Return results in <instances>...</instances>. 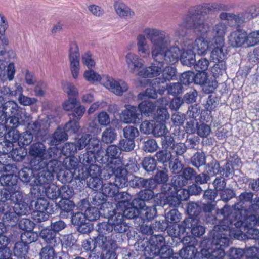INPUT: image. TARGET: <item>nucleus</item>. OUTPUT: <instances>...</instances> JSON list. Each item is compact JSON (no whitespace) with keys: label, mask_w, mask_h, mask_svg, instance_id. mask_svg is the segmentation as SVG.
<instances>
[{"label":"nucleus","mask_w":259,"mask_h":259,"mask_svg":"<svg viewBox=\"0 0 259 259\" xmlns=\"http://www.w3.org/2000/svg\"><path fill=\"white\" fill-rule=\"evenodd\" d=\"M144 33L153 45L152 55L154 59L150 66L145 69L142 75L147 76L157 75L161 71L165 63L174 64L180 59L183 65L192 66L196 61L195 53L192 50H181L178 47L168 49L165 32L155 29L146 28Z\"/></svg>","instance_id":"f257e3e1"},{"label":"nucleus","mask_w":259,"mask_h":259,"mask_svg":"<svg viewBox=\"0 0 259 259\" xmlns=\"http://www.w3.org/2000/svg\"><path fill=\"white\" fill-rule=\"evenodd\" d=\"M228 10V6L221 3H205L190 8L188 14L179 25V28L175 32V36L179 39H184L188 30H193L199 37H207L210 26L202 21V17L219 11Z\"/></svg>","instance_id":"f03ea898"},{"label":"nucleus","mask_w":259,"mask_h":259,"mask_svg":"<svg viewBox=\"0 0 259 259\" xmlns=\"http://www.w3.org/2000/svg\"><path fill=\"white\" fill-rule=\"evenodd\" d=\"M253 196L254 193L252 192H242L238 196L239 201L233 206L234 209H232L230 206L225 205L220 210V214L234 219L237 226H242L243 218L250 215L249 205L251 204Z\"/></svg>","instance_id":"7ed1b4c3"},{"label":"nucleus","mask_w":259,"mask_h":259,"mask_svg":"<svg viewBox=\"0 0 259 259\" xmlns=\"http://www.w3.org/2000/svg\"><path fill=\"white\" fill-rule=\"evenodd\" d=\"M221 215L223 218L220 220V224L214 226L213 229V242H215V246L224 248L229 245V236L233 230L236 229L239 232L238 234H234L237 236L241 235L242 231L241 230L242 226H237L234 219L225 215Z\"/></svg>","instance_id":"20e7f679"},{"label":"nucleus","mask_w":259,"mask_h":259,"mask_svg":"<svg viewBox=\"0 0 259 259\" xmlns=\"http://www.w3.org/2000/svg\"><path fill=\"white\" fill-rule=\"evenodd\" d=\"M108 219V222L99 223L97 230L99 235L108 234L113 230L115 232L124 233L129 229V226L125 222L123 221V215L121 213H117L116 210L111 211L107 209L105 213Z\"/></svg>","instance_id":"39448f33"},{"label":"nucleus","mask_w":259,"mask_h":259,"mask_svg":"<svg viewBox=\"0 0 259 259\" xmlns=\"http://www.w3.org/2000/svg\"><path fill=\"white\" fill-rule=\"evenodd\" d=\"M83 76L87 80L92 82L99 81L102 79L104 85L117 96H122L128 89V86L124 81L115 80L108 75L103 76L102 78L100 75L93 70H86Z\"/></svg>","instance_id":"423d86ee"},{"label":"nucleus","mask_w":259,"mask_h":259,"mask_svg":"<svg viewBox=\"0 0 259 259\" xmlns=\"http://www.w3.org/2000/svg\"><path fill=\"white\" fill-rule=\"evenodd\" d=\"M100 155V153H91L90 155L83 154L79 156V161L82 164L85 171H83V168L78 170L77 179L84 181L89 177L102 176L104 178L103 171L105 169V166L101 169V167L96 164V161L99 160Z\"/></svg>","instance_id":"0eeeda50"},{"label":"nucleus","mask_w":259,"mask_h":259,"mask_svg":"<svg viewBox=\"0 0 259 259\" xmlns=\"http://www.w3.org/2000/svg\"><path fill=\"white\" fill-rule=\"evenodd\" d=\"M259 15V6L252 5L249 7L247 11L237 15L233 13L222 12L220 14L222 20L234 21L235 24L239 26L241 24L247 22Z\"/></svg>","instance_id":"6e6552de"},{"label":"nucleus","mask_w":259,"mask_h":259,"mask_svg":"<svg viewBox=\"0 0 259 259\" xmlns=\"http://www.w3.org/2000/svg\"><path fill=\"white\" fill-rule=\"evenodd\" d=\"M0 163L3 168L7 174L2 176L0 178V183L2 185L6 186L11 190H15L17 187V181L16 179L18 172V167L14 164H11L8 161L3 160L0 157Z\"/></svg>","instance_id":"1a4fd4ad"},{"label":"nucleus","mask_w":259,"mask_h":259,"mask_svg":"<svg viewBox=\"0 0 259 259\" xmlns=\"http://www.w3.org/2000/svg\"><path fill=\"white\" fill-rule=\"evenodd\" d=\"M116 245V241L109 237L103 235H99L94 238H91L84 240L82 242L83 248L87 251L92 252L98 247L101 249H107L114 248Z\"/></svg>","instance_id":"9d476101"},{"label":"nucleus","mask_w":259,"mask_h":259,"mask_svg":"<svg viewBox=\"0 0 259 259\" xmlns=\"http://www.w3.org/2000/svg\"><path fill=\"white\" fill-rule=\"evenodd\" d=\"M34 209L32 212V218L37 223L47 220L50 214L54 211L53 205H50L49 202L45 198L39 197L34 202Z\"/></svg>","instance_id":"9b49d317"},{"label":"nucleus","mask_w":259,"mask_h":259,"mask_svg":"<svg viewBox=\"0 0 259 259\" xmlns=\"http://www.w3.org/2000/svg\"><path fill=\"white\" fill-rule=\"evenodd\" d=\"M103 172L105 180L108 179L113 176L115 177L114 184L118 189L122 188L129 185V180L126 174V170L123 167V164L120 165L119 166L108 167L107 169L105 168Z\"/></svg>","instance_id":"f8f14e48"},{"label":"nucleus","mask_w":259,"mask_h":259,"mask_svg":"<svg viewBox=\"0 0 259 259\" xmlns=\"http://www.w3.org/2000/svg\"><path fill=\"white\" fill-rule=\"evenodd\" d=\"M46 147L44 144L40 142H37L30 145L28 158L29 161L30 166L33 170L39 168V164L45 160V155L46 153Z\"/></svg>","instance_id":"ddd939ff"},{"label":"nucleus","mask_w":259,"mask_h":259,"mask_svg":"<svg viewBox=\"0 0 259 259\" xmlns=\"http://www.w3.org/2000/svg\"><path fill=\"white\" fill-rule=\"evenodd\" d=\"M100 142L96 137H92L90 134L82 135L76 142L75 145L79 150L86 147L87 152L84 154L91 155L94 153H100L101 146Z\"/></svg>","instance_id":"4468645a"},{"label":"nucleus","mask_w":259,"mask_h":259,"mask_svg":"<svg viewBox=\"0 0 259 259\" xmlns=\"http://www.w3.org/2000/svg\"><path fill=\"white\" fill-rule=\"evenodd\" d=\"M199 219L194 218H188L185 219L180 225V236L188 230L194 237H199L202 236L205 232V228L200 224Z\"/></svg>","instance_id":"2eb2a0df"},{"label":"nucleus","mask_w":259,"mask_h":259,"mask_svg":"<svg viewBox=\"0 0 259 259\" xmlns=\"http://www.w3.org/2000/svg\"><path fill=\"white\" fill-rule=\"evenodd\" d=\"M64 91L68 96V99L62 104L64 110L69 111L74 109L79 103L77 99L78 92L76 88L72 83L65 82L62 84Z\"/></svg>","instance_id":"dca6fc26"},{"label":"nucleus","mask_w":259,"mask_h":259,"mask_svg":"<svg viewBox=\"0 0 259 259\" xmlns=\"http://www.w3.org/2000/svg\"><path fill=\"white\" fill-rule=\"evenodd\" d=\"M116 207L120 210L121 213L123 215V221L124 222V217L131 219L137 218L140 212V208L143 207L139 206V203L135 204L134 199L130 201H122L118 202L116 204Z\"/></svg>","instance_id":"f3484780"},{"label":"nucleus","mask_w":259,"mask_h":259,"mask_svg":"<svg viewBox=\"0 0 259 259\" xmlns=\"http://www.w3.org/2000/svg\"><path fill=\"white\" fill-rule=\"evenodd\" d=\"M57 149L53 147L49 148L47 150L48 156L51 159L48 161L47 159L45 158L42 162L39 164V168L35 169V170H40L44 169L46 171L50 172L51 174H53L56 173L59 169V162L60 161L57 159Z\"/></svg>","instance_id":"a211bd4d"},{"label":"nucleus","mask_w":259,"mask_h":259,"mask_svg":"<svg viewBox=\"0 0 259 259\" xmlns=\"http://www.w3.org/2000/svg\"><path fill=\"white\" fill-rule=\"evenodd\" d=\"M243 223L241 227L244 226V231H246L244 235L247 239H259V230L255 229L254 227L259 225V220L257 217L254 214H250L246 216L242 219Z\"/></svg>","instance_id":"6ab92c4d"},{"label":"nucleus","mask_w":259,"mask_h":259,"mask_svg":"<svg viewBox=\"0 0 259 259\" xmlns=\"http://www.w3.org/2000/svg\"><path fill=\"white\" fill-rule=\"evenodd\" d=\"M18 200L13 201L8 208L9 211L13 213L14 216L16 217V221L15 224L19 220L18 216L27 215L31 212V207L25 201L22 193L21 192V196Z\"/></svg>","instance_id":"aec40b11"},{"label":"nucleus","mask_w":259,"mask_h":259,"mask_svg":"<svg viewBox=\"0 0 259 259\" xmlns=\"http://www.w3.org/2000/svg\"><path fill=\"white\" fill-rule=\"evenodd\" d=\"M121 153V149L120 147L116 145H110L108 146L106 150V155L107 157V164L105 168H108V167L119 166L123 164L120 155Z\"/></svg>","instance_id":"412c9836"},{"label":"nucleus","mask_w":259,"mask_h":259,"mask_svg":"<svg viewBox=\"0 0 259 259\" xmlns=\"http://www.w3.org/2000/svg\"><path fill=\"white\" fill-rule=\"evenodd\" d=\"M69 52L71 71L73 78L76 79L79 74L80 59L79 49L76 42L70 43Z\"/></svg>","instance_id":"4be33fe9"},{"label":"nucleus","mask_w":259,"mask_h":259,"mask_svg":"<svg viewBox=\"0 0 259 259\" xmlns=\"http://www.w3.org/2000/svg\"><path fill=\"white\" fill-rule=\"evenodd\" d=\"M148 67H145L141 69L138 73V75L143 77V78H152L154 77H157L162 73L161 77H156L155 79V81L157 82L158 84H164L166 82L168 81H170L171 80H173L175 79L177 73V69L175 67H173L172 66H166L164 68V66L161 69V71L157 75L153 76H146L142 75L145 71V69Z\"/></svg>","instance_id":"5701e85b"},{"label":"nucleus","mask_w":259,"mask_h":259,"mask_svg":"<svg viewBox=\"0 0 259 259\" xmlns=\"http://www.w3.org/2000/svg\"><path fill=\"white\" fill-rule=\"evenodd\" d=\"M165 246L164 237L161 235H152L149 240V244L145 248V252H150L158 255L163 253Z\"/></svg>","instance_id":"b1692460"},{"label":"nucleus","mask_w":259,"mask_h":259,"mask_svg":"<svg viewBox=\"0 0 259 259\" xmlns=\"http://www.w3.org/2000/svg\"><path fill=\"white\" fill-rule=\"evenodd\" d=\"M17 223L18 224L19 228L21 230L25 231L21 235V239L26 240L27 242H34L36 239L34 237L33 232H32L34 227V223L27 218H23L20 221L18 220Z\"/></svg>","instance_id":"393cba45"},{"label":"nucleus","mask_w":259,"mask_h":259,"mask_svg":"<svg viewBox=\"0 0 259 259\" xmlns=\"http://www.w3.org/2000/svg\"><path fill=\"white\" fill-rule=\"evenodd\" d=\"M39 172L34 181V189H37L38 192L41 193V189L52 183L54 179V175L44 169Z\"/></svg>","instance_id":"a878e982"},{"label":"nucleus","mask_w":259,"mask_h":259,"mask_svg":"<svg viewBox=\"0 0 259 259\" xmlns=\"http://www.w3.org/2000/svg\"><path fill=\"white\" fill-rule=\"evenodd\" d=\"M125 109L120 114V118L125 123H136L139 119L140 115L138 108L136 106L131 105H125Z\"/></svg>","instance_id":"bb28decb"},{"label":"nucleus","mask_w":259,"mask_h":259,"mask_svg":"<svg viewBox=\"0 0 259 259\" xmlns=\"http://www.w3.org/2000/svg\"><path fill=\"white\" fill-rule=\"evenodd\" d=\"M154 185L152 188L150 187V185H148V186L144 187V189L141 190L138 194L137 198L134 199V202L135 204L139 203V206L141 207H145V201L150 200L153 198L154 193L153 192L154 189L156 188V185L155 181H154Z\"/></svg>","instance_id":"cd10ccee"},{"label":"nucleus","mask_w":259,"mask_h":259,"mask_svg":"<svg viewBox=\"0 0 259 259\" xmlns=\"http://www.w3.org/2000/svg\"><path fill=\"white\" fill-rule=\"evenodd\" d=\"M166 88L163 85L158 84L154 79L152 83V88H147L142 93L138 94V98L141 100L145 97L148 98L156 99L157 97V94L160 95H163L166 91Z\"/></svg>","instance_id":"c85d7f7f"},{"label":"nucleus","mask_w":259,"mask_h":259,"mask_svg":"<svg viewBox=\"0 0 259 259\" xmlns=\"http://www.w3.org/2000/svg\"><path fill=\"white\" fill-rule=\"evenodd\" d=\"M227 29L226 24L219 22L215 24L212 28L211 33L212 37L208 38L209 42H218L219 44H222L225 41V35Z\"/></svg>","instance_id":"c756f323"},{"label":"nucleus","mask_w":259,"mask_h":259,"mask_svg":"<svg viewBox=\"0 0 259 259\" xmlns=\"http://www.w3.org/2000/svg\"><path fill=\"white\" fill-rule=\"evenodd\" d=\"M157 102L161 105L162 107L158 106L154 117L155 121L165 124L166 121L169 118V114L166 107L168 105V101L166 98L161 97L157 100Z\"/></svg>","instance_id":"7c9ffc66"},{"label":"nucleus","mask_w":259,"mask_h":259,"mask_svg":"<svg viewBox=\"0 0 259 259\" xmlns=\"http://www.w3.org/2000/svg\"><path fill=\"white\" fill-rule=\"evenodd\" d=\"M107 197L101 191H97L94 193L92 203L93 204L99 206V209L104 211V215L107 212V209L111 211L116 210L113 208L112 204L107 202Z\"/></svg>","instance_id":"2f4dec72"},{"label":"nucleus","mask_w":259,"mask_h":259,"mask_svg":"<svg viewBox=\"0 0 259 259\" xmlns=\"http://www.w3.org/2000/svg\"><path fill=\"white\" fill-rule=\"evenodd\" d=\"M12 146L8 145L7 146V151H5L4 150L3 152L5 154H3L2 156L4 157V158H5V160L7 161L6 157L9 158V155H8V152H10L11 157L14 161H20L23 160L27 155V150L23 146L15 149L12 148ZM0 157H2V156ZM2 158H3V157Z\"/></svg>","instance_id":"473e14b6"},{"label":"nucleus","mask_w":259,"mask_h":259,"mask_svg":"<svg viewBox=\"0 0 259 259\" xmlns=\"http://www.w3.org/2000/svg\"><path fill=\"white\" fill-rule=\"evenodd\" d=\"M210 47H213L210 57L213 62L225 61L227 53L225 51L224 42L220 45L218 42H209Z\"/></svg>","instance_id":"72a5a7b5"},{"label":"nucleus","mask_w":259,"mask_h":259,"mask_svg":"<svg viewBox=\"0 0 259 259\" xmlns=\"http://www.w3.org/2000/svg\"><path fill=\"white\" fill-rule=\"evenodd\" d=\"M179 226L180 225H178V228H175L165 217L164 220L156 221L155 227L161 231L167 230L169 235L172 237H179L180 230Z\"/></svg>","instance_id":"f704fd0d"},{"label":"nucleus","mask_w":259,"mask_h":259,"mask_svg":"<svg viewBox=\"0 0 259 259\" xmlns=\"http://www.w3.org/2000/svg\"><path fill=\"white\" fill-rule=\"evenodd\" d=\"M78 170L80 169L71 170L65 168L64 170H60L57 175L58 179L60 180L62 183L69 184L74 180L75 181L78 180L79 182H81L82 179H77Z\"/></svg>","instance_id":"c9c22d12"},{"label":"nucleus","mask_w":259,"mask_h":259,"mask_svg":"<svg viewBox=\"0 0 259 259\" xmlns=\"http://www.w3.org/2000/svg\"><path fill=\"white\" fill-rule=\"evenodd\" d=\"M0 193L1 201L2 202L1 204L2 205L5 204L10 205L13 201L18 200V199L20 198V196H21L20 191H14L13 192V190H11L9 188L2 190Z\"/></svg>","instance_id":"e433bc0d"},{"label":"nucleus","mask_w":259,"mask_h":259,"mask_svg":"<svg viewBox=\"0 0 259 259\" xmlns=\"http://www.w3.org/2000/svg\"><path fill=\"white\" fill-rule=\"evenodd\" d=\"M247 33L240 29L232 32L229 36V41L234 47H241L245 42H246Z\"/></svg>","instance_id":"4c0bfd02"},{"label":"nucleus","mask_w":259,"mask_h":259,"mask_svg":"<svg viewBox=\"0 0 259 259\" xmlns=\"http://www.w3.org/2000/svg\"><path fill=\"white\" fill-rule=\"evenodd\" d=\"M31 242H27L26 240H22L15 243L13 248L14 255L17 259H27L29 250L28 244Z\"/></svg>","instance_id":"58836bf2"},{"label":"nucleus","mask_w":259,"mask_h":259,"mask_svg":"<svg viewBox=\"0 0 259 259\" xmlns=\"http://www.w3.org/2000/svg\"><path fill=\"white\" fill-rule=\"evenodd\" d=\"M154 180L153 178L149 179H145L143 177L133 176L129 179L128 184L133 188L141 189L150 185V187L152 188V186L154 185Z\"/></svg>","instance_id":"ea45409f"},{"label":"nucleus","mask_w":259,"mask_h":259,"mask_svg":"<svg viewBox=\"0 0 259 259\" xmlns=\"http://www.w3.org/2000/svg\"><path fill=\"white\" fill-rule=\"evenodd\" d=\"M126 62L129 68L132 71H140V69L143 67L142 60L137 55L128 53L126 56ZM141 70H140L141 71ZM139 72H138V73Z\"/></svg>","instance_id":"a19ab883"},{"label":"nucleus","mask_w":259,"mask_h":259,"mask_svg":"<svg viewBox=\"0 0 259 259\" xmlns=\"http://www.w3.org/2000/svg\"><path fill=\"white\" fill-rule=\"evenodd\" d=\"M61 211L60 215L62 218H67L72 214L75 207L74 203L69 199H61L60 202Z\"/></svg>","instance_id":"79ce46f5"},{"label":"nucleus","mask_w":259,"mask_h":259,"mask_svg":"<svg viewBox=\"0 0 259 259\" xmlns=\"http://www.w3.org/2000/svg\"><path fill=\"white\" fill-rule=\"evenodd\" d=\"M209 42L204 37H198L192 44V49L199 55H204L209 48Z\"/></svg>","instance_id":"37998d69"},{"label":"nucleus","mask_w":259,"mask_h":259,"mask_svg":"<svg viewBox=\"0 0 259 259\" xmlns=\"http://www.w3.org/2000/svg\"><path fill=\"white\" fill-rule=\"evenodd\" d=\"M40 237L47 245L55 246L56 244V234L51 229H43L40 232Z\"/></svg>","instance_id":"c03bdc74"},{"label":"nucleus","mask_w":259,"mask_h":259,"mask_svg":"<svg viewBox=\"0 0 259 259\" xmlns=\"http://www.w3.org/2000/svg\"><path fill=\"white\" fill-rule=\"evenodd\" d=\"M68 139V135L67 132L64 131V128H62L58 127L56 128L50 141L51 145L57 146L61 142L66 141Z\"/></svg>","instance_id":"a18cd8bd"},{"label":"nucleus","mask_w":259,"mask_h":259,"mask_svg":"<svg viewBox=\"0 0 259 259\" xmlns=\"http://www.w3.org/2000/svg\"><path fill=\"white\" fill-rule=\"evenodd\" d=\"M41 189V192L45 193L46 196L50 199L55 200L60 196V188L54 184H50Z\"/></svg>","instance_id":"49530a36"},{"label":"nucleus","mask_w":259,"mask_h":259,"mask_svg":"<svg viewBox=\"0 0 259 259\" xmlns=\"http://www.w3.org/2000/svg\"><path fill=\"white\" fill-rule=\"evenodd\" d=\"M116 12L120 17L131 18L134 16V12L122 3L116 2L114 5Z\"/></svg>","instance_id":"de8ad7c7"},{"label":"nucleus","mask_w":259,"mask_h":259,"mask_svg":"<svg viewBox=\"0 0 259 259\" xmlns=\"http://www.w3.org/2000/svg\"><path fill=\"white\" fill-rule=\"evenodd\" d=\"M198 252L195 245L184 246L179 251L180 257L184 259H198Z\"/></svg>","instance_id":"09e8293b"},{"label":"nucleus","mask_w":259,"mask_h":259,"mask_svg":"<svg viewBox=\"0 0 259 259\" xmlns=\"http://www.w3.org/2000/svg\"><path fill=\"white\" fill-rule=\"evenodd\" d=\"M8 27V23L5 17L0 13V45L4 48L8 45L9 40L5 36V32Z\"/></svg>","instance_id":"8fccbe9b"},{"label":"nucleus","mask_w":259,"mask_h":259,"mask_svg":"<svg viewBox=\"0 0 259 259\" xmlns=\"http://www.w3.org/2000/svg\"><path fill=\"white\" fill-rule=\"evenodd\" d=\"M155 107V104L152 101L144 100L139 104L137 108L141 114L146 116H149L154 111Z\"/></svg>","instance_id":"3c124183"},{"label":"nucleus","mask_w":259,"mask_h":259,"mask_svg":"<svg viewBox=\"0 0 259 259\" xmlns=\"http://www.w3.org/2000/svg\"><path fill=\"white\" fill-rule=\"evenodd\" d=\"M117 138V133L115 128L110 127L106 128L102 134V141L103 143L109 144L112 143Z\"/></svg>","instance_id":"603ef678"},{"label":"nucleus","mask_w":259,"mask_h":259,"mask_svg":"<svg viewBox=\"0 0 259 259\" xmlns=\"http://www.w3.org/2000/svg\"><path fill=\"white\" fill-rule=\"evenodd\" d=\"M137 45L138 52L144 57L149 55V47L147 44L146 39L143 35H139L137 38Z\"/></svg>","instance_id":"864d4df0"},{"label":"nucleus","mask_w":259,"mask_h":259,"mask_svg":"<svg viewBox=\"0 0 259 259\" xmlns=\"http://www.w3.org/2000/svg\"><path fill=\"white\" fill-rule=\"evenodd\" d=\"M55 246L46 245L42 247L39 253L40 259H57V254L54 249Z\"/></svg>","instance_id":"5fc2aeb1"},{"label":"nucleus","mask_w":259,"mask_h":259,"mask_svg":"<svg viewBox=\"0 0 259 259\" xmlns=\"http://www.w3.org/2000/svg\"><path fill=\"white\" fill-rule=\"evenodd\" d=\"M206 157L203 152H197L191 157V162L193 166L199 168L206 164Z\"/></svg>","instance_id":"6e6d98bb"},{"label":"nucleus","mask_w":259,"mask_h":259,"mask_svg":"<svg viewBox=\"0 0 259 259\" xmlns=\"http://www.w3.org/2000/svg\"><path fill=\"white\" fill-rule=\"evenodd\" d=\"M101 192L107 197H114L117 192L118 188L116 186L111 183L103 184L101 187Z\"/></svg>","instance_id":"4d7b16f0"},{"label":"nucleus","mask_w":259,"mask_h":259,"mask_svg":"<svg viewBox=\"0 0 259 259\" xmlns=\"http://www.w3.org/2000/svg\"><path fill=\"white\" fill-rule=\"evenodd\" d=\"M166 217L175 228H178V225L181 224L178 223L181 219V214L176 209L170 210L166 214Z\"/></svg>","instance_id":"13d9d810"},{"label":"nucleus","mask_w":259,"mask_h":259,"mask_svg":"<svg viewBox=\"0 0 259 259\" xmlns=\"http://www.w3.org/2000/svg\"><path fill=\"white\" fill-rule=\"evenodd\" d=\"M187 213L188 218H197L202 212V207L196 202L189 203L187 206Z\"/></svg>","instance_id":"bf43d9fd"},{"label":"nucleus","mask_w":259,"mask_h":259,"mask_svg":"<svg viewBox=\"0 0 259 259\" xmlns=\"http://www.w3.org/2000/svg\"><path fill=\"white\" fill-rule=\"evenodd\" d=\"M157 210L155 207H147L145 206L142 208H140V214L144 220H152L156 215Z\"/></svg>","instance_id":"052dcab7"},{"label":"nucleus","mask_w":259,"mask_h":259,"mask_svg":"<svg viewBox=\"0 0 259 259\" xmlns=\"http://www.w3.org/2000/svg\"><path fill=\"white\" fill-rule=\"evenodd\" d=\"M77 150L75 143L67 142L62 147L61 153L66 157H71L74 155Z\"/></svg>","instance_id":"680f3d73"},{"label":"nucleus","mask_w":259,"mask_h":259,"mask_svg":"<svg viewBox=\"0 0 259 259\" xmlns=\"http://www.w3.org/2000/svg\"><path fill=\"white\" fill-rule=\"evenodd\" d=\"M79 120L76 119L70 120L64 126V130L70 134L78 133L80 130Z\"/></svg>","instance_id":"e2e57ef3"},{"label":"nucleus","mask_w":259,"mask_h":259,"mask_svg":"<svg viewBox=\"0 0 259 259\" xmlns=\"http://www.w3.org/2000/svg\"><path fill=\"white\" fill-rule=\"evenodd\" d=\"M142 165L146 171L153 172L156 169L157 162L153 157H145L142 161Z\"/></svg>","instance_id":"0e129e2a"},{"label":"nucleus","mask_w":259,"mask_h":259,"mask_svg":"<svg viewBox=\"0 0 259 259\" xmlns=\"http://www.w3.org/2000/svg\"><path fill=\"white\" fill-rule=\"evenodd\" d=\"M100 176L89 177V180L87 181V186L90 189L95 191H98L101 189L102 185L103 184V182Z\"/></svg>","instance_id":"69168bd1"},{"label":"nucleus","mask_w":259,"mask_h":259,"mask_svg":"<svg viewBox=\"0 0 259 259\" xmlns=\"http://www.w3.org/2000/svg\"><path fill=\"white\" fill-rule=\"evenodd\" d=\"M216 63L211 69V72L214 77L221 75L227 68L225 61L215 62Z\"/></svg>","instance_id":"338daca9"},{"label":"nucleus","mask_w":259,"mask_h":259,"mask_svg":"<svg viewBox=\"0 0 259 259\" xmlns=\"http://www.w3.org/2000/svg\"><path fill=\"white\" fill-rule=\"evenodd\" d=\"M123 136L125 139L134 140L139 136V133L138 129L131 125L125 126L123 130Z\"/></svg>","instance_id":"774afa93"}]
</instances>
